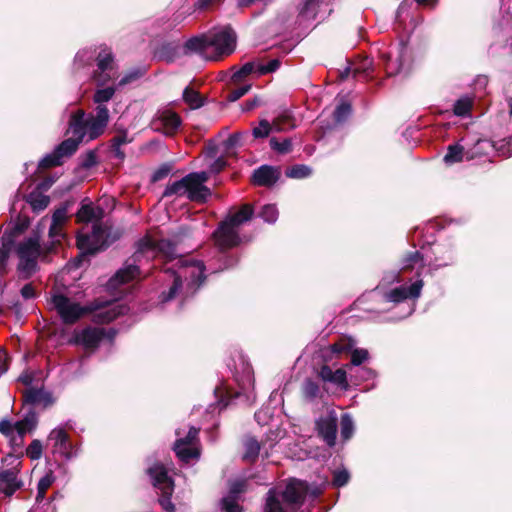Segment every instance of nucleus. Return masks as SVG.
Segmentation results:
<instances>
[{
  "instance_id": "nucleus-1",
  "label": "nucleus",
  "mask_w": 512,
  "mask_h": 512,
  "mask_svg": "<svg viewBox=\"0 0 512 512\" xmlns=\"http://www.w3.org/2000/svg\"><path fill=\"white\" fill-rule=\"evenodd\" d=\"M51 304L65 324H73L87 313L93 314L94 322L109 323L129 310L125 304L118 301L95 300L90 305L81 306L61 293L52 295Z\"/></svg>"
},
{
  "instance_id": "nucleus-2",
  "label": "nucleus",
  "mask_w": 512,
  "mask_h": 512,
  "mask_svg": "<svg viewBox=\"0 0 512 512\" xmlns=\"http://www.w3.org/2000/svg\"><path fill=\"white\" fill-rule=\"evenodd\" d=\"M159 254H163L167 259H174L176 255L174 244L165 239H162L157 243L151 238L142 239L138 243V248L131 259L132 262H127L123 268L117 271V273L108 281L107 288L110 291L119 290L120 293H123L126 289H121V286L140 276L142 259H146L148 261Z\"/></svg>"
},
{
  "instance_id": "nucleus-3",
  "label": "nucleus",
  "mask_w": 512,
  "mask_h": 512,
  "mask_svg": "<svg viewBox=\"0 0 512 512\" xmlns=\"http://www.w3.org/2000/svg\"><path fill=\"white\" fill-rule=\"evenodd\" d=\"M176 269L167 268L164 272L172 278L168 293L163 292L161 301L167 302L177 296L186 299L195 294L205 280V265L202 261L191 257L179 258L174 265Z\"/></svg>"
},
{
  "instance_id": "nucleus-4",
  "label": "nucleus",
  "mask_w": 512,
  "mask_h": 512,
  "mask_svg": "<svg viewBox=\"0 0 512 512\" xmlns=\"http://www.w3.org/2000/svg\"><path fill=\"white\" fill-rule=\"evenodd\" d=\"M236 39L232 28L220 27L187 40L184 49L186 54H197L204 60L216 61L234 52Z\"/></svg>"
},
{
  "instance_id": "nucleus-5",
  "label": "nucleus",
  "mask_w": 512,
  "mask_h": 512,
  "mask_svg": "<svg viewBox=\"0 0 512 512\" xmlns=\"http://www.w3.org/2000/svg\"><path fill=\"white\" fill-rule=\"evenodd\" d=\"M308 491L306 482L291 479L283 487L271 488L266 495L264 512H296Z\"/></svg>"
},
{
  "instance_id": "nucleus-6",
  "label": "nucleus",
  "mask_w": 512,
  "mask_h": 512,
  "mask_svg": "<svg viewBox=\"0 0 512 512\" xmlns=\"http://www.w3.org/2000/svg\"><path fill=\"white\" fill-rule=\"evenodd\" d=\"M43 229L38 227L33 233L25 237L16 246V254L19 258L17 266L20 277L30 278L38 270V260L52 252L56 244H41V234Z\"/></svg>"
},
{
  "instance_id": "nucleus-7",
  "label": "nucleus",
  "mask_w": 512,
  "mask_h": 512,
  "mask_svg": "<svg viewBox=\"0 0 512 512\" xmlns=\"http://www.w3.org/2000/svg\"><path fill=\"white\" fill-rule=\"evenodd\" d=\"M109 122V110L106 106H97L95 114L86 115L77 110L69 120V132L82 142H89L103 134Z\"/></svg>"
},
{
  "instance_id": "nucleus-8",
  "label": "nucleus",
  "mask_w": 512,
  "mask_h": 512,
  "mask_svg": "<svg viewBox=\"0 0 512 512\" xmlns=\"http://www.w3.org/2000/svg\"><path fill=\"white\" fill-rule=\"evenodd\" d=\"M401 271L417 267V279L410 285H400L383 293L386 302L398 304L405 300H416L420 297L424 285L421 279V271L424 266L423 258L418 251L409 252L402 260Z\"/></svg>"
},
{
  "instance_id": "nucleus-9",
  "label": "nucleus",
  "mask_w": 512,
  "mask_h": 512,
  "mask_svg": "<svg viewBox=\"0 0 512 512\" xmlns=\"http://www.w3.org/2000/svg\"><path fill=\"white\" fill-rule=\"evenodd\" d=\"M254 214L250 204H244L239 210L229 214L213 233L215 244L222 250L240 243L239 227L249 221Z\"/></svg>"
},
{
  "instance_id": "nucleus-10",
  "label": "nucleus",
  "mask_w": 512,
  "mask_h": 512,
  "mask_svg": "<svg viewBox=\"0 0 512 512\" xmlns=\"http://www.w3.org/2000/svg\"><path fill=\"white\" fill-rule=\"evenodd\" d=\"M208 178V173L204 171L190 173L181 180L168 185L163 196H186L191 201L205 202L211 194L209 188L204 185Z\"/></svg>"
},
{
  "instance_id": "nucleus-11",
  "label": "nucleus",
  "mask_w": 512,
  "mask_h": 512,
  "mask_svg": "<svg viewBox=\"0 0 512 512\" xmlns=\"http://www.w3.org/2000/svg\"><path fill=\"white\" fill-rule=\"evenodd\" d=\"M147 473L153 486L162 493V497L159 499L161 507L167 512H175V506L170 500L174 484L168 476L166 468L162 464L156 463L147 469Z\"/></svg>"
},
{
  "instance_id": "nucleus-12",
  "label": "nucleus",
  "mask_w": 512,
  "mask_h": 512,
  "mask_svg": "<svg viewBox=\"0 0 512 512\" xmlns=\"http://www.w3.org/2000/svg\"><path fill=\"white\" fill-rule=\"evenodd\" d=\"M47 446L52 454L58 455L65 460L76 458L80 452V446L73 443L68 432L63 427H56L48 435Z\"/></svg>"
},
{
  "instance_id": "nucleus-13",
  "label": "nucleus",
  "mask_w": 512,
  "mask_h": 512,
  "mask_svg": "<svg viewBox=\"0 0 512 512\" xmlns=\"http://www.w3.org/2000/svg\"><path fill=\"white\" fill-rule=\"evenodd\" d=\"M38 418L35 412L29 411L23 419L12 423L9 420L0 421V432L9 437L15 444H20L25 434L31 432L37 425Z\"/></svg>"
},
{
  "instance_id": "nucleus-14",
  "label": "nucleus",
  "mask_w": 512,
  "mask_h": 512,
  "mask_svg": "<svg viewBox=\"0 0 512 512\" xmlns=\"http://www.w3.org/2000/svg\"><path fill=\"white\" fill-rule=\"evenodd\" d=\"M198 432L197 428L190 427L187 435L182 437L180 430L176 431L174 451L181 461L188 463L191 459L199 457Z\"/></svg>"
},
{
  "instance_id": "nucleus-15",
  "label": "nucleus",
  "mask_w": 512,
  "mask_h": 512,
  "mask_svg": "<svg viewBox=\"0 0 512 512\" xmlns=\"http://www.w3.org/2000/svg\"><path fill=\"white\" fill-rule=\"evenodd\" d=\"M82 141L76 137L68 138L60 143L52 153L47 154L39 162V168L46 169L62 164L64 157L74 154Z\"/></svg>"
},
{
  "instance_id": "nucleus-16",
  "label": "nucleus",
  "mask_w": 512,
  "mask_h": 512,
  "mask_svg": "<svg viewBox=\"0 0 512 512\" xmlns=\"http://www.w3.org/2000/svg\"><path fill=\"white\" fill-rule=\"evenodd\" d=\"M278 438L279 435L274 432H272L271 435H268L267 439L261 443L252 437L247 438L244 442L245 452L243 458L247 461L253 462L257 459L260 453L263 458H269Z\"/></svg>"
},
{
  "instance_id": "nucleus-17",
  "label": "nucleus",
  "mask_w": 512,
  "mask_h": 512,
  "mask_svg": "<svg viewBox=\"0 0 512 512\" xmlns=\"http://www.w3.org/2000/svg\"><path fill=\"white\" fill-rule=\"evenodd\" d=\"M116 77L112 53L104 49L97 56V69L93 72V78L98 86H104Z\"/></svg>"
},
{
  "instance_id": "nucleus-18",
  "label": "nucleus",
  "mask_w": 512,
  "mask_h": 512,
  "mask_svg": "<svg viewBox=\"0 0 512 512\" xmlns=\"http://www.w3.org/2000/svg\"><path fill=\"white\" fill-rule=\"evenodd\" d=\"M104 243V231L98 224H93L89 233H79L77 246L83 254H94L99 251Z\"/></svg>"
},
{
  "instance_id": "nucleus-19",
  "label": "nucleus",
  "mask_w": 512,
  "mask_h": 512,
  "mask_svg": "<svg viewBox=\"0 0 512 512\" xmlns=\"http://www.w3.org/2000/svg\"><path fill=\"white\" fill-rule=\"evenodd\" d=\"M337 421L338 418L336 412L329 411L325 415L321 416L316 422L319 435L329 446L335 445Z\"/></svg>"
},
{
  "instance_id": "nucleus-20",
  "label": "nucleus",
  "mask_w": 512,
  "mask_h": 512,
  "mask_svg": "<svg viewBox=\"0 0 512 512\" xmlns=\"http://www.w3.org/2000/svg\"><path fill=\"white\" fill-rule=\"evenodd\" d=\"M474 149L475 152H473L471 158L475 155L488 154L490 150H496L500 155L510 157L512 156V136L497 143L489 140H478Z\"/></svg>"
},
{
  "instance_id": "nucleus-21",
  "label": "nucleus",
  "mask_w": 512,
  "mask_h": 512,
  "mask_svg": "<svg viewBox=\"0 0 512 512\" xmlns=\"http://www.w3.org/2000/svg\"><path fill=\"white\" fill-rule=\"evenodd\" d=\"M103 337V328L87 327L80 331H75L74 342L82 345L86 349H94L99 345Z\"/></svg>"
},
{
  "instance_id": "nucleus-22",
  "label": "nucleus",
  "mask_w": 512,
  "mask_h": 512,
  "mask_svg": "<svg viewBox=\"0 0 512 512\" xmlns=\"http://www.w3.org/2000/svg\"><path fill=\"white\" fill-rule=\"evenodd\" d=\"M67 220V208L60 207L52 215L51 225L49 228V238L52 244H58L65 238L63 226Z\"/></svg>"
},
{
  "instance_id": "nucleus-23",
  "label": "nucleus",
  "mask_w": 512,
  "mask_h": 512,
  "mask_svg": "<svg viewBox=\"0 0 512 512\" xmlns=\"http://www.w3.org/2000/svg\"><path fill=\"white\" fill-rule=\"evenodd\" d=\"M383 58L386 60V70L389 75L400 73L405 69V64L409 59L408 48L404 44H399L395 59L391 54H383Z\"/></svg>"
},
{
  "instance_id": "nucleus-24",
  "label": "nucleus",
  "mask_w": 512,
  "mask_h": 512,
  "mask_svg": "<svg viewBox=\"0 0 512 512\" xmlns=\"http://www.w3.org/2000/svg\"><path fill=\"white\" fill-rule=\"evenodd\" d=\"M279 178V172L276 168L263 165L253 173V183L259 186H272Z\"/></svg>"
},
{
  "instance_id": "nucleus-25",
  "label": "nucleus",
  "mask_w": 512,
  "mask_h": 512,
  "mask_svg": "<svg viewBox=\"0 0 512 512\" xmlns=\"http://www.w3.org/2000/svg\"><path fill=\"white\" fill-rule=\"evenodd\" d=\"M21 482L17 478V472L14 469L4 470L0 472V491L10 497L19 489Z\"/></svg>"
},
{
  "instance_id": "nucleus-26",
  "label": "nucleus",
  "mask_w": 512,
  "mask_h": 512,
  "mask_svg": "<svg viewBox=\"0 0 512 512\" xmlns=\"http://www.w3.org/2000/svg\"><path fill=\"white\" fill-rule=\"evenodd\" d=\"M103 216V210L99 207L93 206L91 203L83 201L81 208L77 212V219L80 222H93L97 224Z\"/></svg>"
},
{
  "instance_id": "nucleus-27",
  "label": "nucleus",
  "mask_w": 512,
  "mask_h": 512,
  "mask_svg": "<svg viewBox=\"0 0 512 512\" xmlns=\"http://www.w3.org/2000/svg\"><path fill=\"white\" fill-rule=\"evenodd\" d=\"M285 120V117H279L273 121L271 124L267 120H261L258 127H255L252 131L253 136L255 138H265L267 137L271 131H283L282 122Z\"/></svg>"
},
{
  "instance_id": "nucleus-28",
  "label": "nucleus",
  "mask_w": 512,
  "mask_h": 512,
  "mask_svg": "<svg viewBox=\"0 0 512 512\" xmlns=\"http://www.w3.org/2000/svg\"><path fill=\"white\" fill-rule=\"evenodd\" d=\"M302 394L307 402H315L324 395L320 385L311 379L305 380L302 384Z\"/></svg>"
},
{
  "instance_id": "nucleus-29",
  "label": "nucleus",
  "mask_w": 512,
  "mask_h": 512,
  "mask_svg": "<svg viewBox=\"0 0 512 512\" xmlns=\"http://www.w3.org/2000/svg\"><path fill=\"white\" fill-rule=\"evenodd\" d=\"M439 255L435 257L433 262L429 263V266L432 270H437L439 268L447 267L454 263L455 254L452 249H447L445 251H438Z\"/></svg>"
},
{
  "instance_id": "nucleus-30",
  "label": "nucleus",
  "mask_w": 512,
  "mask_h": 512,
  "mask_svg": "<svg viewBox=\"0 0 512 512\" xmlns=\"http://www.w3.org/2000/svg\"><path fill=\"white\" fill-rule=\"evenodd\" d=\"M464 147L459 143L449 145L447 148V153L445 154L443 161L447 165H453L455 163H459L464 159L465 156Z\"/></svg>"
},
{
  "instance_id": "nucleus-31",
  "label": "nucleus",
  "mask_w": 512,
  "mask_h": 512,
  "mask_svg": "<svg viewBox=\"0 0 512 512\" xmlns=\"http://www.w3.org/2000/svg\"><path fill=\"white\" fill-rule=\"evenodd\" d=\"M250 74H257L260 76V62L259 61H251L245 63L238 71H236L233 76L232 80L234 82L242 80L244 77L250 75Z\"/></svg>"
},
{
  "instance_id": "nucleus-32",
  "label": "nucleus",
  "mask_w": 512,
  "mask_h": 512,
  "mask_svg": "<svg viewBox=\"0 0 512 512\" xmlns=\"http://www.w3.org/2000/svg\"><path fill=\"white\" fill-rule=\"evenodd\" d=\"M116 92L113 86L97 89L94 93L93 100L97 106H106L105 103L110 101Z\"/></svg>"
},
{
  "instance_id": "nucleus-33",
  "label": "nucleus",
  "mask_w": 512,
  "mask_h": 512,
  "mask_svg": "<svg viewBox=\"0 0 512 512\" xmlns=\"http://www.w3.org/2000/svg\"><path fill=\"white\" fill-rule=\"evenodd\" d=\"M355 345L356 343L353 339L342 337L338 342L330 345L329 349L332 353L339 355L350 352Z\"/></svg>"
},
{
  "instance_id": "nucleus-34",
  "label": "nucleus",
  "mask_w": 512,
  "mask_h": 512,
  "mask_svg": "<svg viewBox=\"0 0 512 512\" xmlns=\"http://www.w3.org/2000/svg\"><path fill=\"white\" fill-rule=\"evenodd\" d=\"M183 99L192 109H197L203 105L201 95L191 87L184 89Z\"/></svg>"
},
{
  "instance_id": "nucleus-35",
  "label": "nucleus",
  "mask_w": 512,
  "mask_h": 512,
  "mask_svg": "<svg viewBox=\"0 0 512 512\" xmlns=\"http://www.w3.org/2000/svg\"><path fill=\"white\" fill-rule=\"evenodd\" d=\"M27 202L34 211H42L48 206L50 199L41 193H31L27 198Z\"/></svg>"
},
{
  "instance_id": "nucleus-36",
  "label": "nucleus",
  "mask_w": 512,
  "mask_h": 512,
  "mask_svg": "<svg viewBox=\"0 0 512 512\" xmlns=\"http://www.w3.org/2000/svg\"><path fill=\"white\" fill-rule=\"evenodd\" d=\"M340 433L343 440H349L354 433V421L349 414H343L340 421Z\"/></svg>"
},
{
  "instance_id": "nucleus-37",
  "label": "nucleus",
  "mask_w": 512,
  "mask_h": 512,
  "mask_svg": "<svg viewBox=\"0 0 512 512\" xmlns=\"http://www.w3.org/2000/svg\"><path fill=\"white\" fill-rule=\"evenodd\" d=\"M55 476L53 472L50 470L48 471L38 482V492L36 496V500L40 501L44 499L45 493L47 489L54 483Z\"/></svg>"
},
{
  "instance_id": "nucleus-38",
  "label": "nucleus",
  "mask_w": 512,
  "mask_h": 512,
  "mask_svg": "<svg viewBox=\"0 0 512 512\" xmlns=\"http://www.w3.org/2000/svg\"><path fill=\"white\" fill-rule=\"evenodd\" d=\"M312 174V169L307 165H294L286 170V176L294 179L307 178Z\"/></svg>"
},
{
  "instance_id": "nucleus-39",
  "label": "nucleus",
  "mask_w": 512,
  "mask_h": 512,
  "mask_svg": "<svg viewBox=\"0 0 512 512\" xmlns=\"http://www.w3.org/2000/svg\"><path fill=\"white\" fill-rule=\"evenodd\" d=\"M352 108L348 102L342 101L337 105L333 113L336 123H343L351 115Z\"/></svg>"
},
{
  "instance_id": "nucleus-40",
  "label": "nucleus",
  "mask_w": 512,
  "mask_h": 512,
  "mask_svg": "<svg viewBox=\"0 0 512 512\" xmlns=\"http://www.w3.org/2000/svg\"><path fill=\"white\" fill-rule=\"evenodd\" d=\"M163 125L166 132L169 134L174 133L181 125L180 117L175 113H166L162 117Z\"/></svg>"
},
{
  "instance_id": "nucleus-41",
  "label": "nucleus",
  "mask_w": 512,
  "mask_h": 512,
  "mask_svg": "<svg viewBox=\"0 0 512 512\" xmlns=\"http://www.w3.org/2000/svg\"><path fill=\"white\" fill-rule=\"evenodd\" d=\"M473 101L469 97H462L454 104V114L457 116H467L472 108Z\"/></svg>"
},
{
  "instance_id": "nucleus-42",
  "label": "nucleus",
  "mask_w": 512,
  "mask_h": 512,
  "mask_svg": "<svg viewBox=\"0 0 512 512\" xmlns=\"http://www.w3.org/2000/svg\"><path fill=\"white\" fill-rule=\"evenodd\" d=\"M278 209L273 204H266L262 207L259 216L267 223L273 224L278 219Z\"/></svg>"
},
{
  "instance_id": "nucleus-43",
  "label": "nucleus",
  "mask_w": 512,
  "mask_h": 512,
  "mask_svg": "<svg viewBox=\"0 0 512 512\" xmlns=\"http://www.w3.org/2000/svg\"><path fill=\"white\" fill-rule=\"evenodd\" d=\"M270 146L279 154H287L292 151V140L290 138H285L282 141H279L276 138H271Z\"/></svg>"
},
{
  "instance_id": "nucleus-44",
  "label": "nucleus",
  "mask_w": 512,
  "mask_h": 512,
  "mask_svg": "<svg viewBox=\"0 0 512 512\" xmlns=\"http://www.w3.org/2000/svg\"><path fill=\"white\" fill-rule=\"evenodd\" d=\"M236 381L238 382V385H239L240 390H241L240 392L237 393V395L247 391L250 388H253V386H254V377H253V375H252V373L250 371V368L246 367L244 369L243 377L241 379L236 377Z\"/></svg>"
},
{
  "instance_id": "nucleus-45",
  "label": "nucleus",
  "mask_w": 512,
  "mask_h": 512,
  "mask_svg": "<svg viewBox=\"0 0 512 512\" xmlns=\"http://www.w3.org/2000/svg\"><path fill=\"white\" fill-rule=\"evenodd\" d=\"M92 60H93V52L92 51L81 50L75 56L74 67H75V69L83 68L86 65H90Z\"/></svg>"
},
{
  "instance_id": "nucleus-46",
  "label": "nucleus",
  "mask_w": 512,
  "mask_h": 512,
  "mask_svg": "<svg viewBox=\"0 0 512 512\" xmlns=\"http://www.w3.org/2000/svg\"><path fill=\"white\" fill-rule=\"evenodd\" d=\"M11 242V236L8 235L6 230L3 235V246L0 248V273L5 270L6 262L8 259L9 245Z\"/></svg>"
},
{
  "instance_id": "nucleus-47",
  "label": "nucleus",
  "mask_w": 512,
  "mask_h": 512,
  "mask_svg": "<svg viewBox=\"0 0 512 512\" xmlns=\"http://www.w3.org/2000/svg\"><path fill=\"white\" fill-rule=\"evenodd\" d=\"M350 353H351V364L354 366L361 365L369 357V353L366 349H358V348H355V346L350 351Z\"/></svg>"
},
{
  "instance_id": "nucleus-48",
  "label": "nucleus",
  "mask_w": 512,
  "mask_h": 512,
  "mask_svg": "<svg viewBox=\"0 0 512 512\" xmlns=\"http://www.w3.org/2000/svg\"><path fill=\"white\" fill-rule=\"evenodd\" d=\"M222 510L223 512H242V508L238 504V499L228 496L222 499Z\"/></svg>"
},
{
  "instance_id": "nucleus-49",
  "label": "nucleus",
  "mask_w": 512,
  "mask_h": 512,
  "mask_svg": "<svg viewBox=\"0 0 512 512\" xmlns=\"http://www.w3.org/2000/svg\"><path fill=\"white\" fill-rule=\"evenodd\" d=\"M45 396V392L43 390L38 389H30L25 394L26 401L33 404L41 403L42 401H44Z\"/></svg>"
},
{
  "instance_id": "nucleus-50",
  "label": "nucleus",
  "mask_w": 512,
  "mask_h": 512,
  "mask_svg": "<svg viewBox=\"0 0 512 512\" xmlns=\"http://www.w3.org/2000/svg\"><path fill=\"white\" fill-rule=\"evenodd\" d=\"M42 443L40 440H33L27 448V455L33 459H39L42 455Z\"/></svg>"
},
{
  "instance_id": "nucleus-51",
  "label": "nucleus",
  "mask_w": 512,
  "mask_h": 512,
  "mask_svg": "<svg viewBox=\"0 0 512 512\" xmlns=\"http://www.w3.org/2000/svg\"><path fill=\"white\" fill-rule=\"evenodd\" d=\"M350 475L347 470H337L333 475V485L336 487H342L349 481Z\"/></svg>"
},
{
  "instance_id": "nucleus-52",
  "label": "nucleus",
  "mask_w": 512,
  "mask_h": 512,
  "mask_svg": "<svg viewBox=\"0 0 512 512\" xmlns=\"http://www.w3.org/2000/svg\"><path fill=\"white\" fill-rule=\"evenodd\" d=\"M143 72L139 69H135L126 73L118 82L119 87H123L130 84L142 76Z\"/></svg>"
},
{
  "instance_id": "nucleus-53",
  "label": "nucleus",
  "mask_w": 512,
  "mask_h": 512,
  "mask_svg": "<svg viewBox=\"0 0 512 512\" xmlns=\"http://www.w3.org/2000/svg\"><path fill=\"white\" fill-rule=\"evenodd\" d=\"M246 490V481L244 480H236L230 484L229 495L228 497H235L238 499V496Z\"/></svg>"
},
{
  "instance_id": "nucleus-54",
  "label": "nucleus",
  "mask_w": 512,
  "mask_h": 512,
  "mask_svg": "<svg viewBox=\"0 0 512 512\" xmlns=\"http://www.w3.org/2000/svg\"><path fill=\"white\" fill-rule=\"evenodd\" d=\"M251 86L246 84L243 86H240L238 88L232 89L227 96L228 101L234 102L240 99L242 96H244L249 90Z\"/></svg>"
},
{
  "instance_id": "nucleus-55",
  "label": "nucleus",
  "mask_w": 512,
  "mask_h": 512,
  "mask_svg": "<svg viewBox=\"0 0 512 512\" xmlns=\"http://www.w3.org/2000/svg\"><path fill=\"white\" fill-rule=\"evenodd\" d=\"M330 383H333L338 386L346 388V386H347L346 371L343 369H337V370L333 371Z\"/></svg>"
},
{
  "instance_id": "nucleus-56",
  "label": "nucleus",
  "mask_w": 512,
  "mask_h": 512,
  "mask_svg": "<svg viewBox=\"0 0 512 512\" xmlns=\"http://www.w3.org/2000/svg\"><path fill=\"white\" fill-rule=\"evenodd\" d=\"M371 66L372 60H370L369 58L363 59L359 65L353 67V76L356 77L359 74H368V71L371 68Z\"/></svg>"
},
{
  "instance_id": "nucleus-57",
  "label": "nucleus",
  "mask_w": 512,
  "mask_h": 512,
  "mask_svg": "<svg viewBox=\"0 0 512 512\" xmlns=\"http://www.w3.org/2000/svg\"><path fill=\"white\" fill-rule=\"evenodd\" d=\"M280 66V62L277 59L270 60L267 64L260 62V75H265L276 71Z\"/></svg>"
},
{
  "instance_id": "nucleus-58",
  "label": "nucleus",
  "mask_w": 512,
  "mask_h": 512,
  "mask_svg": "<svg viewBox=\"0 0 512 512\" xmlns=\"http://www.w3.org/2000/svg\"><path fill=\"white\" fill-rule=\"evenodd\" d=\"M402 281H403V278L401 277V273L400 272H390V273H387L383 277V279L381 281V285L400 283Z\"/></svg>"
},
{
  "instance_id": "nucleus-59",
  "label": "nucleus",
  "mask_w": 512,
  "mask_h": 512,
  "mask_svg": "<svg viewBox=\"0 0 512 512\" xmlns=\"http://www.w3.org/2000/svg\"><path fill=\"white\" fill-rule=\"evenodd\" d=\"M240 141V135L235 133L228 137V139L224 142V147L226 150H230L238 145Z\"/></svg>"
},
{
  "instance_id": "nucleus-60",
  "label": "nucleus",
  "mask_w": 512,
  "mask_h": 512,
  "mask_svg": "<svg viewBox=\"0 0 512 512\" xmlns=\"http://www.w3.org/2000/svg\"><path fill=\"white\" fill-rule=\"evenodd\" d=\"M332 373H333V370L329 366L324 365L321 367V369L319 371V376L321 377V379L323 381L331 382Z\"/></svg>"
},
{
  "instance_id": "nucleus-61",
  "label": "nucleus",
  "mask_w": 512,
  "mask_h": 512,
  "mask_svg": "<svg viewBox=\"0 0 512 512\" xmlns=\"http://www.w3.org/2000/svg\"><path fill=\"white\" fill-rule=\"evenodd\" d=\"M21 295L24 299H31L35 297V290L31 284H26L21 289Z\"/></svg>"
},
{
  "instance_id": "nucleus-62",
  "label": "nucleus",
  "mask_w": 512,
  "mask_h": 512,
  "mask_svg": "<svg viewBox=\"0 0 512 512\" xmlns=\"http://www.w3.org/2000/svg\"><path fill=\"white\" fill-rule=\"evenodd\" d=\"M255 419L261 425L268 423V411L266 409H261L255 413Z\"/></svg>"
},
{
  "instance_id": "nucleus-63",
  "label": "nucleus",
  "mask_w": 512,
  "mask_h": 512,
  "mask_svg": "<svg viewBox=\"0 0 512 512\" xmlns=\"http://www.w3.org/2000/svg\"><path fill=\"white\" fill-rule=\"evenodd\" d=\"M130 142V139L128 138V135L126 133H122L112 140V146H122L126 143Z\"/></svg>"
},
{
  "instance_id": "nucleus-64",
  "label": "nucleus",
  "mask_w": 512,
  "mask_h": 512,
  "mask_svg": "<svg viewBox=\"0 0 512 512\" xmlns=\"http://www.w3.org/2000/svg\"><path fill=\"white\" fill-rule=\"evenodd\" d=\"M226 165V161L223 158H217L210 166V169L214 173L220 172Z\"/></svg>"
}]
</instances>
